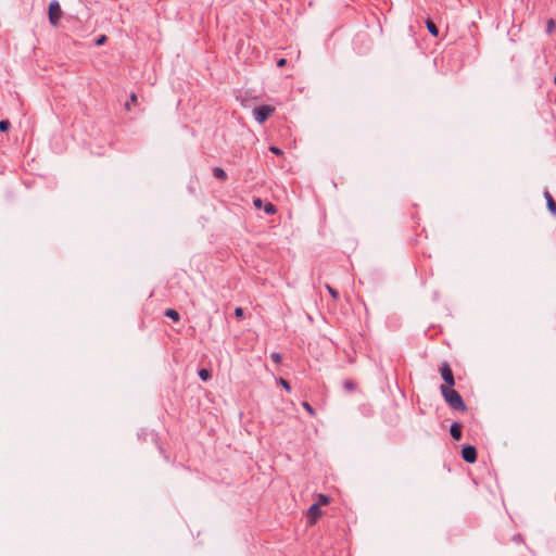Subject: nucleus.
Returning <instances> with one entry per match:
<instances>
[{"label": "nucleus", "mask_w": 556, "mask_h": 556, "mask_svg": "<svg viewBox=\"0 0 556 556\" xmlns=\"http://www.w3.org/2000/svg\"><path fill=\"white\" fill-rule=\"evenodd\" d=\"M440 391H441L443 399L445 400V402L452 409H455L458 412L467 410V406H466L462 395L456 390H454L453 388L441 386Z\"/></svg>", "instance_id": "nucleus-1"}, {"label": "nucleus", "mask_w": 556, "mask_h": 556, "mask_svg": "<svg viewBox=\"0 0 556 556\" xmlns=\"http://www.w3.org/2000/svg\"><path fill=\"white\" fill-rule=\"evenodd\" d=\"M48 17L52 26L56 27L62 17V9L58 0H51L48 8Z\"/></svg>", "instance_id": "nucleus-2"}, {"label": "nucleus", "mask_w": 556, "mask_h": 556, "mask_svg": "<svg viewBox=\"0 0 556 556\" xmlns=\"http://www.w3.org/2000/svg\"><path fill=\"white\" fill-rule=\"evenodd\" d=\"M275 112V108L271 105H260L253 109V116L260 124L265 123L269 116Z\"/></svg>", "instance_id": "nucleus-3"}, {"label": "nucleus", "mask_w": 556, "mask_h": 556, "mask_svg": "<svg viewBox=\"0 0 556 556\" xmlns=\"http://www.w3.org/2000/svg\"><path fill=\"white\" fill-rule=\"evenodd\" d=\"M439 371L441 374L442 379L445 382L443 386L453 388L455 386V378L450 364L447 362H444L440 366Z\"/></svg>", "instance_id": "nucleus-4"}, {"label": "nucleus", "mask_w": 556, "mask_h": 556, "mask_svg": "<svg viewBox=\"0 0 556 556\" xmlns=\"http://www.w3.org/2000/svg\"><path fill=\"white\" fill-rule=\"evenodd\" d=\"M477 448L473 445H465L462 448V457L466 463L473 464L477 460Z\"/></svg>", "instance_id": "nucleus-5"}, {"label": "nucleus", "mask_w": 556, "mask_h": 556, "mask_svg": "<svg viewBox=\"0 0 556 556\" xmlns=\"http://www.w3.org/2000/svg\"><path fill=\"white\" fill-rule=\"evenodd\" d=\"M253 204L256 208H263L267 215H273L277 211L271 202L264 203L261 198H254Z\"/></svg>", "instance_id": "nucleus-6"}, {"label": "nucleus", "mask_w": 556, "mask_h": 556, "mask_svg": "<svg viewBox=\"0 0 556 556\" xmlns=\"http://www.w3.org/2000/svg\"><path fill=\"white\" fill-rule=\"evenodd\" d=\"M323 511L319 507V503H314L307 510V518L309 525H315L317 519L321 517Z\"/></svg>", "instance_id": "nucleus-7"}, {"label": "nucleus", "mask_w": 556, "mask_h": 556, "mask_svg": "<svg viewBox=\"0 0 556 556\" xmlns=\"http://www.w3.org/2000/svg\"><path fill=\"white\" fill-rule=\"evenodd\" d=\"M462 429H463V426L462 424L455 421L451 425V428H450V433H451V437L455 440V441H459L462 439Z\"/></svg>", "instance_id": "nucleus-8"}, {"label": "nucleus", "mask_w": 556, "mask_h": 556, "mask_svg": "<svg viewBox=\"0 0 556 556\" xmlns=\"http://www.w3.org/2000/svg\"><path fill=\"white\" fill-rule=\"evenodd\" d=\"M544 198L546 200L547 210L551 212V214L556 216V202L548 190L544 191Z\"/></svg>", "instance_id": "nucleus-9"}, {"label": "nucleus", "mask_w": 556, "mask_h": 556, "mask_svg": "<svg viewBox=\"0 0 556 556\" xmlns=\"http://www.w3.org/2000/svg\"><path fill=\"white\" fill-rule=\"evenodd\" d=\"M213 176L220 181H226L228 178L227 173L222 167H214Z\"/></svg>", "instance_id": "nucleus-10"}, {"label": "nucleus", "mask_w": 556, "mask_h": 556, "mask_svg": "<svg viewBox=\"0 0 556 556\" xmlns=\"http://www.w3.org/2000/svg\"><path fill=\"white\" fill-rule=\"evenodd\" d=\"M164 315L168 318H170L175 323H178L180 320V315L179 313L174 309V308H167L165 312H164Z\"/></svg>", "instance_id": "nucleus-11"}, {"label": "nucleus", "mask_w": 556, "mask_h": 556, "mask_svg": "<svg viewBox=\"0 0 556 556\" xmlns=\"http://www.w3.org/2000/svg\"><path fill=\"white\" fill-rule=\"evenodd\" d=\"M426 25H427V29L428 31L434 36V37H438L439 36V28L438 26L434 24L433 21H431L430 18L427 20L426 22Z\"/></svg>", "instance_id": "nucleus-12"}, {"label": "nucleus", "mask_w": 556, "mask_h": 556, "mask_svg": "<svg viewBox=\"0 0 556 556\" xmlns=\"http://www.w3.org/2000/svg\"><path fill=\"white\" fill-rule=\"evenodd\" d=\"M343 388L348 392H354L357 388V384L355 381H353L351 379H346L343 381Z\"/></svg>", "instance_id": "nucleus-13"}, {"label": "nucleus", "mask_w": 556, "mask_h": 556, "mask_svg": "<svg viewBox=\"0 0 556 556\" xmlns=\"http://www.w3.org/2000/svg\"><path fill=\"white\" fill-rule=\"evenodd\" d=\"M199 377L203 381H207L212 378V372L207 368H201L198 372Z\"/></svg>", "instance_id": "nucleus-14"}, {"label": "nucleus", "mask_w": 556, "mask_h": 556, "mask_svg": "<svg viewBox=\"0 0 556 556\" xmlns=\"http://www.w3.org/2000/svg\"><path fill=\"white\" fill-rule=\"evenodd\" d=\"M137 101H138L137 94L135 92H131L130 97H129V101L125 103V110L130 111V104H135V103H137Z\"/></svg>", "instance_id": "nucleus-15"}, {"label": "nucleus", "mask_w": 556, "mask_h": 556, "mask_svg": "<svg viewBox=\"0 0 556 556\" xmlns=\"http://www.w3.org/2000/svg\"><path fill=\"white\" fill-rule=\"evenodd\" d=\"M556 27V22L554 18H548L546 22V33L549 35L554 31Z\"/></svg>", "instance_id": "nucleus-16"}, {"label": "nucleus", "mask_w": 556, "mask_h": 556, "mask_svg": "<svg viewBox=\"0 0 556 556\" xmlns=\"http://www.w3.org/2000/svg\"><path fill=\"white\" fill-rule=\"evenodd\" d=\"M11 128V123L8 119L0 121V132H7Z\"/></svg>", "instance_id": "nucleus-17"}, {"label": "nucleus", "mask_w": 556, "mask_h": 556, "mask_svg": "<svg viewBox=\"0 0 556 556\" xmlns=\"http://www.w3.org/2000/svg\"><path fill=\"white\" fill-rule=\"evenodd\" d=\"M326 289L334 301L339 300V292L329 285H326Z\"/></svg>", "instance_id": "nucleus-18"}, {"label": "nucleus", "mask_w": 556, "mask_h": 556, "mask_svg": "<svg viewBox=\"0 0 556 556\" xmlns=\"http://www.w3.org/2000/svg\"><path fill=\"white\" fill-rule=\"evenodd\" d=\"M302 406L312 417L316 416V410L308 402H303Z\"/></svg>", "instance_id": "nucleus-19"}, {"label": "nucleus", "mask_w": 556, "mask_h": 556, "mask_svg": "<svg viewBox=\"0 0 556 556\" xmlns=\"http://www.w3.org/2000/svg\"><path fill=\"white\" fill-rule=\"evenodd\" d=\"M316 503H319L320 505H328L330 503V497L326 494H319L318 501Z\"/></svg>", "instance_id": "nucleus-20"}, {"label": "nucleus", "mask_w": 556, "mask_h": 556, "mask_svg": "<svg viewBox=\"0 0 556 556\" xmlns=\"http://www.w3.org/2000/svg\"><path fill=\"white\" fill-rule=\"evenodd\" d=\"M277 383L280 384L282 388H285L288 392H291V386H290L289 381H287L286 379L279 378L277 380Z\"/></svg>", "instance_id": "nucleus-21"}, {"label": "nucleus", "mask_w": 556, "mask_h": 556, "mask_svg": "<svg viewBox=\"0 0 556 556\" xmlns=\"http://www.w3.org/2000/svg\"><path fill=\"white\" fill-rule=\"evenodd\" d=\"M270 358H271V359H273V362H275L276 364H280V363H281V361H282V356H281V354H280V353H278V352H273V353L270 354Z\"/></svg>", "instance_id": "nucleus-22"}, {"label": "nucleus", "mask_w": 556, "mask_h": 556, "mask_svg": "<svg viewBox=\"0 0 556 556\" xmlns=\"http://www.w3.org/2000/svg\"><path fill=\"white\" fill-rule=\"evenodd\" d=\"M233 313L237 318H243L244 316V311L242 307H236Z\"/></svg>", "instance_id": "nucleus-23"}, {"label": "nucleus", "mask_w": 556, "mask_h": 556, "mask_svg": "<svg viewBox=\"0 0 556 556\" xmlns=\"http://www.w3.org/2000/svg\"><path fill=\"white\" fill-rule=\"evenodd\" d=\"M106 39H108V38H106V36H105V35H102V36H100V37L97 39L96 43H97L98 46L103 45V43L106 41Z\"/></svg>", "instance_id": "nucleus-24"}, {"label": "nucleus", "mask_w": 556, "mask_h": 556, "mask_svg": "<svg viewBox=\"0 0 556 556\" xmlns=\"http://www.w3.org/2000/svg\"><path fill=\"white\" fill-rule=\"evenodd\" d=\"M269 150H270L274 154H276V155H281V154H282V151H281L279 148H277V147H274V146H273V147H270V148H269Z\"/></svg>", "instance_id": "nucleus-25"}, {"label": "nucleus", "mask_w": 556, "mask_h": 556, "mask_svg": "<svg viewBox=\"0 0 556 556\" xmlns=\"http://www.w3.org/2000/svg\"><path fill=\"white\" fill-rule=\"evenodd\" d=\"M287 64V60L281 58L277 61V66L278 67H283L285 65Z\"/></svg>", "instance_id": "nucleus-26"}, {"label": "nucleus", "mask_w": 556, "mask_h": 556, "mask_svg": "<svg viewBox=\"0 0 556 556\" xmlns=\"http://www.w3.org/2000/svg\"><path fill=\"white\" fill-rule=\"evenodd\" d=\"M514 539L515 540H517V539L519 540L520 539V534L515 535Z\"/></svg>", "instance_id": "nucleus-27"}, {"label": "nucleus", "mask_w": 556, "mask_h": 556, "mask_svg": "<svg viewBox=\"0 0 556 556\" xmlns=\"http://www.w3.org/2000/svg\"><path fill=\"white\" fill-rule=\"evenodd\" d=\"M554 83H555V85H556V75H555V78H554Z\"/></svg>", "instance_id": "nucleus-28"}]
</instances>
